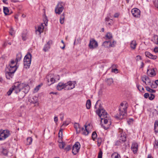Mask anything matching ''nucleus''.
Here are the masks:
<instances>
[{
  "mask_svg": "<svg viewBox=\"0 0 158 158\" xmlns=\"http://www.w3.org/2000/svg\"><path fill=\"white\" fill-rule=\"evenodd\" d=\"M128 107L127 103L123 101L120 105L119 109V113H117L114 117L117 119H122L124 118L126 114L127 109Z\"/></svg>",
  "mask_w": 158,
  "mask_h": 158,
  "instance_id": "obj_1",
  "label": "nucleus"
},
{
  "mask_svg": "<svg viewBox=\"0 0 158 158\" xmlns=\"http://www.w3.org/2000/svg\"><path fill=\"white\" fill-rule=\"evenodd\" d=\"M32 55L28 52L25 56L24 59V65L26 69L29 68L31 64Z\"/></svg>",
  "mask_w": 158,
  "mask_h": 158,
  "instance_id": "obj_2",
  "label": "nucleus"
},
{
  "mask_svg": "<svg viewBox=\"0 0 158 158\" xmlns=\"http://www.w3.org/2000/svg\"><path fill=\"white\" fill-rule=\"evenodd\" d=\"M118 134L119 137V140L117 141L116 143V144L118 145L120 144V143H123L126 140V134L123 132L122 129H119Z\"/></svg>",
  "mask_w": 158,
  "mask_h": 158,
  "instance_id": "obj_3",
  "label": "nucleus"
},
{
  "mask_svg": "<svg viewBox=\"0 0 158 158\" xmlns=\"http://www.w3.org/2000/svg\"><path fill=\"white\" fill-rule=\"evenodd\" d=\"M96 112L97 114L100 118L101 120L107 117V112L103 109L101 105H99L98 110Z\"/></svg>",
  "mask_w": 158,
  "mask_h": 158,
  "instance_id": "obj_4",
  "label": "nucleus"
},
{
  "mask_svg": "<svg viewBox=\"0 0 158 158\" xmlns=\"http://www.w3.org/2000/svg\"><path fill=\"white\" fill-rule=\"evenodd\" d=\"M10 135V131L8 130H0V141L5 140Z\"/></svg>",
  "mask_w": 158,
  "mask_h": 158,
  "instance_id": "obj_5",
  "label": "nucleus"
},
{
  "mask_svg": "<svg viewBox=\"0 0 158 158\" xmlns=\"http://www.w3.org/2000/svg\"><path fill=\"white\" fill-rule=\"evenodd\" d=\"M98 45L97 42L94 39H92L90 40L89 46L90 49H93L96 48Z\"/></svg>",
  "mask_w": 158,
  "mask_h": 158,
  "instance_id": "obj_6",
  "label": "nucleus"
},
{
  "mask_svg": "<svg viewBox=\"0 0 158 158\" xmlns=\"http://www.w3.org/2000/svg\"><path fill=\"white\" fill-rule=\"evenodd\" d=\"M46 79L47 81V84L48 86H50L55 82V80L52 76V75L49 74L46 77Z\"/></svg>",
  "mask_w": 158,
  "mask_h": 158,
  "instance_id": "obj_7",
  "label": "nucleus"
},
{
  "mask_svg": "<svg viewBox=\"0 0 158 158\" xmlns=\"http://www.w3.org/2000/svg\"><path fill=\"white\" fill-rule=\"evenodd\" d=\"M64 9V7L62 5L61 3H58L55 9V13L58 14H60L63 11Z\"/></svg>",
  "mask_w": 158,
  "mask_h": 158,
  "instance_id": "obj_8",
  "label": "nucleus"
},
{
  "mask_svg": "<svg viewBox=\"0 0 158 158\" xmlns=\"http://www.w3.org/2000/svg\"><path fill=\"white\" fill-rule=\"evenodd\" d=\"M131 13L133 16L136 18H139L140 14V10L137 8H134L131 10Z\"/></svg>",
  "mask_w": 158,
  "mask_h": 158,
  "instance_id": "obj_9",
  "label": "nucleus"
},
{
  "mask_svg": "<svg viewBox=\"0 0 158 158\" xmlns=\"http://www.w3.org/2000/svg\"><path fill=\"white\" fill-rule=\"evenodd\" d=\"M131 148L134 154L136 153L138 149V145L137 143L135 142L132 143Z\"/></svg>",
  "mask_w": 158,
  "mask_h": 158,
  "instance_id": "obj_10",
  "label": "nucleus"
},
{
  "mask_svg": "<svg viewBox=\"0 0 158 158\" xmlns=\"http://www.w3.org/2000/svg\"><path fill=\"white\" fill-rule=\"evenodd\" d=\"M17 69V67L15 66V65L13 66L8 65L7 67V69L6 70L9 72H12L13 73H15L16 70Z\"/></svg>",
  "mask_w": 158,
  "mask_h": 158,
  "instance_id": "obj_11",
  "label": "nucleus"
},
{
  "mask_svg": "<svg viewBox=\"0 0 158 158\" xmlns=\"http://www.w3.org/2000/svg\"><path fill=\"white\" fill-rule=\"evenodd\" d=\"M145 55L146 56L152 59L155 60L157 58V56H156L153 55L148 52H145Z\"/></svg>",
  "mask_w": 158,
  "mask_h": 158,
  "instance_id": "obj_12",
  "label": "nucleus"
},
{
  "mask_svg": "<svg viewBox=\"0 0 158 158\" xmlns=\"http://www.w3.org/2000/svg\"><path fill=\"white\" fill-rule=\"evenodd\" d=\"M74 127L76 129V133L77 134H79L81 132V128L80 125L77 123H75L74 125Z\"/></svg>",
  "mask_w": 158,
  "mask_h": 158,
  "instance_id": "obj_13",
  "label": "nucleus"
},
{
  "mask_svg": "<svg viewBox=\"0 0 158 158\" xmlns=\"http://www.w3.org/2000/svg\"><path fill=\"white\" fill-rule=\"evenodd\" d=\"M44 29L43 23H41V25L38 26L37 29L36 30V33L37 34V32H38L39 35L40 34L43 32Z\"/></svg>",
  "mask_w": 158,
  "mask_h": 158,
  "instance_id": "obj_14",
  "label": "nucleus"
},
{
  "mask_svg": "<svg viewBox=\"0 0 158 158\" xmlns=\"http://www.w3.org/2000/svg\"><path fill=\"white\" fill-rule=\"evenodd\" d=\"M14 73L10 72L6 70L5 74L6 78L8 79L12 78L14 76Z\"/></svg>",
  "mask_w": 158,
  "mask_h": 158,
  "instance_id": "obj_15",
  "label": "nucleus"
},
{
  "mask_svg": "<svg viewBox=\"0 0 158 158\" xmlns=\"http://www.w3.org/2000/svg\"><path fill=\"white\" fill-rule=\"evenodd\" d=\"M85 128L82 127L81 128V132L82 134L84 135H87L89 134V132L86 129L87 126L86 125H85Z\"/></svg>",
  "mask_w": 158,
  "mask_h": 158,
  "instance_id": "obj_16",
  "label": "nucleus"
},
{
  "mask_svg": "<svg viewBox=\"0 0 158 158\" xmlns=\"http://www.w3.org/2000/svg\"><path fill=\"white\" fill-rule=\"evenodd\" d=\"M147 73L149 76L152 77L155 76L156 74L154 69H148Z\"/></svg>",
  "mask_w": 158,
  "mask_h": 158,
  "instance_id": "obj_17",
  "label": "nucleus"
},
{
  "mask_svg": "<svg viewBox=\"0 0 158 158\" xmlns=\"http://www.w3.org/2000/svg\"><path fill=\"white\" fill-rule=\"evenodd\" d=\"M68 85L69 86L70 89H72L75 87V85L76 84V82L75 81H69L67 82Z\"/></svg>",
  "mask_w": 158,
  "mask_h": 158,
  "instance_id": "obj_18",
  "label": "nucleus"
},
{
  "mask_svg": "<svg viewBox=\"0 0 158 158\" xmlns=\"http://www.w3.org/2000/svg\"><path fill=\"white\" fill-rule=\"evenodd\" d=\"M56 89L58 90H61L64 89V83H59L56 86Z\"/></svg>",
  "mask_w": 158,
  "mask_h": 158,
  "instance_id": "obj_19",
  "label": "nucleus"
},
{
  "mask_svg": "<svg viewBox=\"0 0 158 158\" xmlns=\"http://www.w3.org/2000/svg\"><path fill=\"white\" fill-rule=\"evenodd\" d=\"M51 43V42L50 41L48 42L47 43L45 44L43 48V50L44 51L46 52L50 48V44Z\"/></svg>",
  "mask_w": 158,
  "mask_h": 158,
  "instance_id": "obj_20",
  "label": "nucleus"
},
{
  "mask_svg": "<svg viewBox=\"0 0 158 158\" xmlns=\"http://www.w3.org/2000/svg\"><path fill=\"white\" fill-rule=\"evenodd\" d=\"M15 85H17L18 88L20 89V91L21 90H23L26 85V84L23 83H19V82L15 83Z\"/></svg>",
  "mask_w": 158,
  "mask_h": 158,
  "instance_id": "obj_21",
  "label": "nucleus"
},
{
  "mask_svg": "<svg viewBox=\"0 0 158 158\" xmlns=\"http://www.w3.org/2000/svg\"><path fill=\"white\" fill-rule=\"evenodd\" d=\"M137 44L135 40H133L130 43V47L132 49H135Z\"/></svg>",
  "mask_w": 158,
  "mask_h": 158,
  "instance_id": "obj_22",
  "label": "nucleus"
},
{
  "mask_svg": "<svg viewBox=\"0 0 158 158\" xmlns=\"http://www.w3.org/2000/svg\"><path fill=\"white\" fill-rule=\"evenodd\" d=\"M29 89L30 88L29 86L27 84H26L25 86L22 90V92H23L25 94H27L28 92Z\"/></svg>",
  "mask_w": 158,
  "mask_h": 158,
  "instance_id": "obj_23",
  "label": "nucleus"
},
{
  "mask_svg": "<svg viewBox=\"0 0 158 158\" xmlns=\"http://www.w3.org/2000/svg\"><path fill=\"white\" fill-rule=\"evenodd\" d=\"M110 41L107 40L103 42L102 45L106 48H110Z\"/></svg>",
  "mask_w": 158,
  "mask_h": 158,
  "instance_id": "obj_24",
  "label": "nucleus"
},
{
  "mask_svg": "<svg viewBox=\"0 0 158 158\" xmlns=\"http://www.w3.org/2000/svg\"><path fill=\"white\" fill-rule=\"evenodd\" d=\"M80 149L77 148L73 146L72 148V153L74 155L76 154L79 151Z\"/></svg>",
  "mask_w": 158,
  "mask_h": 158,
  "instance_id": "obj_25",
  "label": "nucleus"
},
{
  "mask_svg": "<svg viewBox=\"0 0 158 158\" xmlns=\"http://www.w3.org/2000/svg\"><path fill=\"white\" fill-rule=\"evenodd\" d=\"M65 18V14L64 13H63V14L61 15L60 18V23L61 24H63L64 23V20Z\"/></svg>",
  "mask_w": 158,
  "mask_h": 158,
  "instance_id": "obj_26",
  "label": "nucleus"
},
{
  "mask_svg": "<svg viewBox=\"0 0 158 158\" xmlns=\"http://www.w3.org/2000/svg\"><path fill=\"white\" fill-rule=\"evenodd\" d=\"M13 88H14V91H15V93L16 94H17L19 92H20V89L18 88L17 86L15 85H15L13 86Z\"/></svg>",
  "mask_w": 158,
  "mask_h": 158,
  "instance_id": "obj_27",
  "label": "nucleus"
},
{
  "mask_svg": "<svg viewBox=\"0 0 158 158\" xmlns=\"http://www.w3.org/2000/svg\"><path fill=\"white\" fill-rule=\"evenodd\" d=\"M22 57V55L20 53H18L17 55L16 58V61L17 63L21 59Z\"/></svg>",
  "mask_w": 158,
  "mask_h": 158,
  "instance_id": "obj_28",
  "label": "nucleus"
},
{
  "mask_svg": "<svg viewBox=\"0 0 158 158\" xmlns=\"http://www.w3.org/2000/svg\"><path fill=\"white\" fill-rule=\"evenodd\" d=\"M44 17L43 19V21L44 23H43V24H44L46 26L47 25L48 22V18L47 16H46L45 15V14H44L43 16Z\"/></svg>",
  "mask_w": 158,
  "mask_h": 158,
  "instance_id": "obj_29",
  "label": "nucleus"
},
{
  "mask_svg": "<svg viewBox=\"0 0 158 158\" xmlns=\"http://www.w3.org/2000/svg\"><path fill=\"white\" fill-rule=\"evenodd\" d=\"M146 90L151 93H155L156 92V90L154 89H151L148 86H146L145 87Z\"/></svg>",
  "mask_w": 158,
  "mask_h": 158,
  "instance_id": "obj_30",
  "label": "nucleus"
},
{
  "mask_svg": "<svg viewBox=\"0 0 158 158\" xmlns=\"http://www.w3.org/2000/svg\"><path fill=\"white\" fill-rule=\"evenodd\" d=\"M105 37L106 40H110L112 38V34L110 33H107Z\"/></svg>",
  "mask_w": 158,
  "mask_h": 158,
  "instance_id": "obj_31",
  "label": "nucleus"
},
{
  "mask_svg": "<svg viewBox=\"0 0 158 158\" xmlns=\"http://www.w3.org/2000/svg\"><path fill=\"white\" fill-rule=\"evenodd\" d=\"M9 11V9L7 7H3V12L5 15L10 14Z\"/></svg>",
  "mask_w": 158,
  "mask_h": 158,
  "instance_id": "obj_32",
  "label": "nucleus"
},
{
  "mask_svg": "<svg viewBox=\"0 0 158 158\" xmlns=\"http://www.w3.org/2000/svg\"><path fill=\"white\" fill-rule=\"evenodd\" d=\"M86 108L89 109H90L91 106V101L90 100L88 99L86 102Z\"/></svg>",
  "mask_w": 158,
  "mask_h": 158,
  "instance_id": "obj_33",
  "label": "nucleus"
},
{
  "mask_svg": "<svg viewBox=\"0 0 158 158\" xmlns=\"http://www.w3.org/2000/svg\"><path fill=\"white\" fill-rule=\"evenodd\" d=\"M136 86L138 89L140 91L142 92L143 91H144V89L143 87L142 86H141L139 85L138 84H136Z\"/></svg>",
  "mask_w": 158,
  "mask_h": 158,
  "instance_id": "obj_34",
  "label": "nucleus"
},
{
  "mask_svg": "<svg viewBox=\"0 0 158 158\" xmlns=\"http://www.w3.org/2000/svg\"><path fill=\"white\" fill-rule=\"evenodd\" d=\"M112 158H120V155L117 153L114 152L112 155Z\"/></svg>",
  "mask_w": 158,
  "mask_h": 158,
  "instance_id": "obj_35",
  "label": "nucleus"
},
{
  "mask_svg": "<svg viewBox=\"0 0 158 158\" xmlns=\"http://www.w3.org/2000/svg\"><path fill=\"white\" fill-rule=\"evenodd\" d=\"M106 82L107 84L110 85L113 83V79L112 78L108 79L107 80Z\"/></svg>",
  "mask_w": 158,
  "mask_h": 158,
  "instance_id": "obj_36",
  "label": "nucleus"
},
{
  "mask_svg": "<svg viewBox=\"0 0 158 158\" xmlns=\"http://www.w3.org/2000/svg\"><path fill=\"white\" fill-rule=\"evenodd\" d=\"M32 138L31 137H28L27 138V144L28 145H30L32 142Z\"/></svg>",
  "mask_w": 158,
  "mask_h": 158,
  "instance_id": "obj_37",
  "label": "nucleus"
},
{
  "mask_svg": "<svg viewBox=\"0 0 158 158\" xmlns=\"http://www.w3.org/2000/svg\"><path fill=\"white\" fill-rule=\"evenodd\" d=\"M25 95V94L23 92H21L19 94V99H22L24 97Z\"/></svg>",
  "mask_w": 158,
  "mask_h": 158,
  "instance_id": "obj_38",
  "label": "nucleus"
},
{
  "mask_svg": "<svg viewBox=\"0 0 158 158\" xmlns=\"http://www.w3.org/2000/svg\"><path fill=\"white\" fill-rule=\"evenodd\" d=\"M32 100L31 101V102L33 103H36L38 102V98L36 97H34L32 98Z\"/></svg>",
  "mask_w": 158,
  "mask_h": 158,
  "instance_id": "obj_39",
  "label": "nucleus"
},
{
  "mask_svg": "<svg viewBox=\"0 0 158 158\" xmlns=\"http://www.w3.org/2000/svg\"><path fill=\"white\" fill-rule=\"evenodd\" d=\"M116 43V42L115 41H113L112 42L110 41V47H114Z\"/></svg>",
  "mask_w": 158,
  "mask_h": 158,
  "instance_id": "obj_40",
  "label": "nucleus"
},
{
  "mask_svg": "<svg viewBox=\"0 0 158 158\" xmlns=\"http://www.w3.org/2000/svg\"><path fill=\"white\" fill-rule=\"evenodd\" d=\"M17 64V63L16 62V63L14 61V60H12L10 61V63H9L8 65L13 66L15 65V66H16Z\"/></svg>",
  "mask_w": 158,
  "mask_h": 158,
  "instance_id": "obj_41",
  "label": "nucleus"
},
{
  "mask_svg": "<svg viewBox=\"0 0 158 158\" xmlns=\"http://www.w3.org/2000/svg\"><path fill=\"white\" fill-rule=\"evenodd\" d=\"M14 88H13V86H12L10 88L9 90L7 92V95L9 96L12 93V91H14Z\"/></svg>",
  "mask_w": 158,
  "mask_h": 158,
  "instance_id": "obj_42",
  "label": "nucleus"
},
{
  "mask_svg": "<svg viewBox=\"0 0 158 158\" xmlns=\"http://www.w3.org/2000/svg\"><path fill=\"white\" fill-rule=\"evenodd\" d=\"M154 130L155 132H158V123H155Z\"/></svg>",
  "mask_w": 158,
  "mask_h": 158,
  "instance_id": "obj_43",
  "label": "nucleus"
},
{
  "mask_svg": "<svg viewBox=\"0 0 158 158\" xmlns=\"http://www.w3.org/2000/svg\"><path fill=\"white\" fill-rule=\"evenodd\" d=\"M97 136V134L96 132L94 131L93 132L92 135V137L93 140H95V139L96 138Z\"/></svg>",
  "mask_w": 158,
  "mask_h": 158,
  "instance_id": "obj_44",
  "label": "nucleus"
},
{
  "mask_svg": "<svg viewBox=\"0 0 158 158\" xmlns=\"http://www.w3.org/2000/svg\"><path fill=\"white\" fill-rule=\"evenodd\" d=\"M73 147L77 148L80 149V144L78 142H76Z\"/></svg>",
  "mask_w": 158,
  "mask_h": 158,
  "instance_id": "obj_45",
  "label": "nucleus"
},
{
  "mask_svg": "<svg viewBox=\"0 0 158 158\" xmlns=\"http://www.w3.org/2000/svg\"><path fill=\"white\" fill-rule=\"evenodd\" d=\"M65 145V143L64 142H62L61 143H60L59 144V147L60 148H64V147Z\"/></svg>",
  "mask_w": 158,
  "mask_h": 158,
  "instance_id": "obj_46",
  "label": "nucleus"
},
{
  "mask_svg": "<svg viewBox=\"0 0 158 158\" xmlns=\"http://www.w3.org/2000/svg\"><path fill=\"white\" fill-rule=\"evenodd\" d=\"M64 89L65 90H70L69 88V86L68 85L67 82L65 83H64Z\"/></svg>",
  "mask_w": 158,
  "mask_h": 158,
  "instance_id": "obj_47",
  "label": "nucleus"
},
{
  "mask_svg": "<svg viewBox=\"0 0 158 158\" xmlns=\"http://www.w3.org/2000/svg\"><path fill=\"white\" fill-rule=\"evenodd\" d=\"M148 77L145 76H143L142 77V81L144 82L145 83H146V81L147 79V78H148Z\"/></svg>",
  "mask_w": 158,
  "mask_h": 158,
  "instance_id": "obj_48",
  "label": "nucleus"
},
{
  "mask_svg": "<svg viewBox=\"0 0 158 158\" xmlns=\"http://www.w3.org/2000/svg\"><path fill=\"white\" fill-rule=\"evenodd\" d=\"M22 40H23L25 41L27 39V38L26 33H23L22 34Z\"/></svg>",
  "mask_w": 158,
  "mask_h": 158,
  "instance_id": "obj_49",
  "label": "nucleus"
},
{
  "mask_svg": "<svg viewBox=\"0 0 158 158\" xmlns=\"http://www.w3.org/2000/svg\"><path fill=\"white\" fill-rule=\"evenodd\" d=\"M152 83L151 82V80L149 79V77H148V78L146 81V83L145 84L146 85H149Z\"/></svg>",
  "mask_w": 158,
  "mask_h": 158,
  "instance_id": "obj_50",
  "label": "nucleus"
},
{
  "mask_svg": "<svg viewBox=\"0 0 158 158\" xmlns=\"http://www.w3.org/2000/svg\"><path fill=\"white\" fill-rule=\"evenodd\" d=\"M154 98L155 96L152 94H151L150 95H149V99L150 100H153L154 99Z\"/></svg>",
  "mask_w": 158,
  "mask_h": 158,
  "instance_id": "obj_51",
  "label": "nucleus"
},
{
  "mask_svg": "<svg viewBox=\"0 0 158 158\" xmlns=\"http://www.w3.org/2000/svg\"><path fill=\"white\" fill-rule=\"evenodd\" d=\"M149 85L150 86L151 88H156L157 87V86L155 84H153V83H152L150 85Z\"/></svg>",
  "mask_w": 158,
  "mask_h": 158,
  "instance_id": "obj_52",
  "label": "nucleus"
},
{
  "mask_svg": "<svg viewBox=\"0 0 158 158\" xmlns=\"http://www.w3.org/2000/svg\"><path fill=\"white\" fill-rule=\"evenodd\" d=\"M71 146L70 145H67L66 147L64 148V149L66 151H68L70 150Z\"/></svg>",
  "mask_w": 158,
  "mask_h": 158,
  "instance_id": "obj_53",
  "label": "nucleus"
},
{
  "mask_svg": "<svg viewBox=\"0 0 158 158\" xmlns=\"http://www.w3.org/2000/svg\"><path fill=\"white\" fill-rule=\"evenodd\" d=\"M102 152L101 150H100L98 154V158H102Z\"/></svg>",
  "mask_w": 158,
  "mask_h": 158,
  "instance_id": "obj_54",
  "label": "nucleus"
},
{
  "mask_svg": "<svg viewBox=\"0 0 158 158\" xmlns=\"http://www.w3.org/2000/svg\"><path fill=\"white\" fill-rule=\"evenodd\" d=\"M153 114L155 115H158V109H154L153 111Z\"/></svg>",
  "mask_w": 158,
  "mask_h": 158,
  "instance_id": "obj_55",
  "label": "nucleus"
},
{
  "mask_svg": "<svg viewBox=\"0 0 158 158\" xmlns=\"http://www.w3.org/2000/svg\"><path fill=\"white\" fill-rule=\"evenodd\" d=\"M2 153L5 155H7L8 154V152L6 149H3L2 151Z\"/></svg>",
  "mask_w": 158,
  "mask_h": 158,
  "instance_id": "obj_56",
  "label": "nucleus"
},
{
  "mask_svg": "<svg viewBox=\"0 0 158 158\" xmlns=\"http://www.w3.org/2000/svg\"><path fill=\"white\" fill-rule=\"evenodd\" d=\"M101 141H102V139L101 138L98 139L97 142H98V145L99 146H100V145L101 144Z\"/></svg>",
  "mask_w": 158,
  "mask_h": 158,
  "instance_id": "obj_57",
  "label": "nucleus"
},
{
  "mask_svg": "<svg viewBox=\"0 0 158 158\" xmlns=\"http://www.w3.org/2000/svg\"><path fill=\"white\" fill-rule=\"evenodd\" d=\"M112 72L115 73H118V69H113L112 68Z\"/></svg>",
  "mask_w": 158,
  "mask_h": 158,
  "instance_id": "obj_58",
  "label": "nucleus"
},
{
  "mask_svg": "<svg viewBox=\"0 0 158 158\" xmlns=\"http://www.w3.org/2000/svg\"><path fill=\"white\" fill-rule=\"evenodd\" d=\"M149 94L148 93H146L144 95V97L145 98H149Z\"/></svg>",
  "mask_w": 158,
  "mask_h": 158,
  "instance_id": "obj_59",
  "label": "nucleus"
},
{
  "mask_svg": "<svg viewBox=\"0 0 158 158\" xmlns=\"http://www.w3.org/2000/svg\"><path fill=\"white\" fill-rule=\"evenodd\" d=\"M62 134V129H60L59 131V137L60 138L61 137V136L60 135V134H61V135Z\"/></svg>",
  "mask_w": 158,
  "mask_h": 158,
  "instance_id": "obj_60",
  "label": "nucleus"
},
{
  "mask_svg": "<svg viewBox=\"0 0 158 158\" xmlns=\"http://www.w3.org/2000/svg\"><path fill=\"white\" fill-rule=\"evenodd\" d=\"M119 15V14L118 13H115L114 15V17L115 18H118Z\"/></svg>",
  "mask_w": 158,
  "mask_h": 158,
  "instance_id": "obj_61",
  "label": "nucleus"
},
{
  "mask_svg": "<svg viewBox=\"0 0 158 158\" xmlns=\"http://www.w3.org/2000/svg\"><path fill=\"white\" fill-rule=\"evenodd\" d=\"M154 146L155 147L156 146L157 148L158 147V140H155Z\"/></svg>",
  "mask_w": 158,
  "mask_h": 158,
  "instance_id": "obj_62",
  "label": "nucleus"
},
{
  "mask_svg": "<svg viewBox=\"0 0 158 158\" xmlns=\"http://www.w3.org/2000/svg\"><path fill=\"white\" fill-rule=\"evenodd\" d=\"M136 60H138L141 59V58L140 56L138 55L136 56Z\"/></svg>",
  "mask_w": 158,
  "mask_h": 158,
  "instance_id": "obj_63",
  "label": "nucleus"
},
{
  "mask_svg": "<svg viewBox=\"0 0 158 158\" xmlns=\"http://www.w3.org/2000/svg\"><path fill=\"white\" fill-rule=\"evenodd\" d=\"M154 51L155 52H158V48L155 47L154 49Z\"/></svg>",
  "mask_w": 158,
  "mask_h": 158,
  "instance_id": "obj_64",
  "label": "nucleus"
}]
</instances>
